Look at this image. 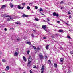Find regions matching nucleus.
<instances>
[{
    "instance_id": "nucleus-1",
    "label": "nucleus",
    "mask_w": 73,
    "mask_h": 73,
    "mask_svg": "<svg viewBox=\"0 0 73 73\" xmlns=\"http://www.w3.org/2000/svg\"><path fill=\"white\" fill-rule=\"evenodd\" d=\"M53 15L54 16H56L57 17H58V14L56 13V12H54L53 13Z\"/></svg>"
},
{
    "instance_id": "nucleus-2",
    "label": "nucleus",
    "mask_w": 73,
    "mask_h": 73,
    "mask_svg": "<svg viewBox=\"0 0 73 73\" xmlns=\"http://www.w3.org/2000/svg\"><path fill=\"white\" fill-rule=\"evenodd\" d=\"M14 18H13L10 17L9 18L7 19V21H11V20H13Z\"/></svg>"
},
{
    "instance_id": "nucleus-3",
    "label": "nucleus",
    "mask_w": 73,
    "mask_h": 73,
    "mask_svg": "<svg viewBox=\"0 0 73 73\" xmlns=\"http://www.w3.org/2000/svg\"><path fill=\"white\" fill-rule=\"evenodd\" d=\"M44 66H42L41 68V73H44Z\"/></svg>"
},
{
    "instance_id": "nucleus-4",
    "label": "nucleus",
    "mask_w": 73,
    "mask_h": 73,
    "mask_svg": "<svg viewBox=\"0 0 73 73\" xmlns=\"http://www.w3.org/2000/svg\"><path fill=\"white\" fill-rule=\"evenodd\" d=\"M29 16L25 15V14H23L22 15V17H28Z\"/></svg>"
},
{
    "instance_id": "nucleus-5",
    "label": "nucleus",
    "mask_w": 73,
    "mask_h": 73,
    "mask_svg": "<svg viewBox=\"0 0 73 73\" xmlns=\"http://www.w3.org/2000/svg\"><path fill=\"white\" fill-rule=\"evenodd\" d=\"M60 62H61V63H62L63 62H64V59L63 58H61L60 59Z\"/></svg>"
},
{
    "instance_id": "nucleus-6",
    "label": "nucleus",
    "mask_w": 73,
    "mask_h": 73,
    "mask_svg": "<svg viewBox=\"0 0 73 73\" xmlns=\"http://www.w3.org/2000/svg\"><path fill=\"white\" fill-rule=\"evenodd\" d=\"M4 17H11V16H9V15H5L4 16Z\"/></svg>"
},
{
    "instance_id": "nucleus-7",
    "label": "nucleus",
    "mask_w": 73,
    "mask_h": 73,
    "mask_svg": "<svg viewBox=\"0 0 73 73\" xmlns=\"http://www.w3.org/2000/svg\"><path fill=\"white\" fill-rule=\"evenodd\" d=\"M9 5L10 6L11 8H13V4H12V3L11 2L9 4Z\"/></svg>"
},
{
    "instance_id": "nucleus-8",
    "label": "nucleus",
    "mask_w": 73,
    "mask_h": 73,
    "mask_svg": "<svg viewBox=\"0 0 73 73\" xmlns=\"http://www.w3.org/2000/svg\"><path fill=\"white\" fill-rule=\"evenodd\" d=\"M9 69V66H7L5 69V70H6V71L8 70Z\"/></svg>"
},
{
    "instance_id": "nucleus-9",
    "label": "nucleus",
    "mask_w": 73,
    "mask_h": 73,
    "mask_svg": "<svg viewBox=\"0 0 73 73\" xmlns=\"http://www.w3.org/2000/svg\"><path fill=\"white\" fill-rule=\"evenodd\" d=\"M42 28H43V29H45L46 28V25H43L42 26Z\"/></svg>"
},
{
    "instance_id": "nucleus-10",
    "label": "nucleus",
    "mask_w": 73,
    "mask_h": 73,
    "mask_svg": "<svg viewBox=\"0 0 73 73\" xmlns=\"http://www.w3.org/2000/svg\"><path fill=\"white\" fill-rule=\"evenodd\" d=\"M23 60L25 62H26V61H27V58H25V57L23 56Z\"/></svg>"
},
{
    "instance_id": "nucleus-11",
    "label": "nucleus",
    "mask_w": 73,
    "mask_h": 73,
    "mask_svg": "<svg viewBox=\"0 0 73 73\" xmlns=\"http://www.w3.org/2000/svg\"><path fill=\"white\" fill-rule=\"evenodd\" d=\"M26 44H28L30 45H32V44H31V43L29 42H26Z\"/></svg>"
},
{
    "instance_id": "nucleus-12",
    "label": "nucleus",
    "mask_w": 73,
    "mask_h": 73,
    "mask_svg": "<svg viewBox=\"0 0 73 73\" xmlns=\"http://www.w3.org/2000/svg\"><path fill=\"white\" fill-rule=\"evenodd\" d=\"M64 31L62 29H60L58 30V32H62Z\"/></svg>"
},
{
    "instance_id": "nucleus-13",
    "label": "nucleus",
    "mask_w": 73,
    "mask_h": 73,
    "mask_svg": "<svg viewBox=\"0 0 73 73\" xmlns=\"http://www.w3.org/2000/svg\"><path fill=\"white\" fill-rule=\"evenodd\" d=\"M14 56H18V53H17V52H16L14 54Z\"/></svg>"
},
{
    "instance_id": "nucleus-14",
    "label": "nucleus",
    "mask_w": 73,
    "mask_h": 73,
    "mask_svg": "<svg viewBox=\"0 0 73 73\" xmlns=\"http://www.w3.org/2000/svg\"><path fill=\"white\" fill-rule=\"evenodd\" d=\"M40 59H42L43 58V56L42 55H39Z\"/></svg>"
},
{
    "instance_id": "nucleus-15",
    "label": "nucleus",
    "mask_w": 73,
    "mask_h": 73,
    "mask_svg": "<svg viewBox=\"0 0 73 73\" xmlns=\"http://www.w3.org/2000/svg\"><path fill=\"white\" fill-rule=\"evenodd\" d=\"M5 7H6V6H5V5H3L1 7V8L3 9V8H4Z\"/></svg>"
},
{
    "instance_id": "nucleus-16",
    "label": "nucleus",
    "mask_w": 73,
    "mask_h": 73,
    "mask_svg": "<svg viewBox=\"0 0 73 73\" xmlns=\"http://www.w3.org/2000/svg\"><path fill=\"white\" fill-rule=\"evenodd\" d=\"M46 49H47V50H48V49H49V45H47L46 46Z\"/></svg>"
},
{
    "instance_id": "nucleus-17",
    "label": "nucleus",
    "mask_w": 73,
    "mask_h": 73,
    "mask_svg": "<svg viewBox=\"0 0 73 73\" xmlns=\"http://www.w3.org/2000/svg\"><path fill=\"white\" fill-rule=\"evenodd\" d=\"M48 63L49 65H50V64H51V61L50 60H49L48 61Z\"/></svg>"
},
{
    "instance_id": "nucleus-18",
    "label": "nucleus",
    "mask_w": 73,
    "mask_h": 73,
    "mask_svg": "<svg viewBox=\"0 0 73 73\" xmlns=\"http://www.w3.org/2000/svg\"><path fill=\"white\" fill-rule=\"evenodd\" d=\"M30 62H28V63L27 64V66H31V65L30 64Z\"/></svg>"
},
{
    "instance_id": "nucleus-19",
    "label": "nucleus",
    "mask_w": 73,
    "mask_h": 73,
    "mask_svg": "<svg viewBox=\"0 0 73 73\" xmlns=\"http://www.w3.org/2000/svg\"><path fill=\"white\" fill-rule=\"evenodd\" d=\"M28 62H31L32 61V59H28Z\"/></svg>"
},
{
    "instance_id": "nucleus-20",
    "label": "nucleus",
    "mask_w": 73,
    "mask_h": 73,
    "mask_svg": "<svg viewBox=\"0 0 73 73\" xmlns=\"http://www.w3.org/2000/svg\"><path fill=\"white\" fill-rule=\"evenodd\" d=\"M17 8L18 9H21V6L19 5H18Z\"/></svg>"
},
{
    "instance_id": "nucleus-21",
    "label": "nucleus",
    "mask_w": 73,
    "mask_h": 73,
    "mask_svg": "<svg viewBox=\"0 0 73 73\" xmlns=\"http://www.w3.org/2000/svg\"><path fill=\"white\" fill-rule=\"evenodd\" d=\"M35 20L37 21H38V20H39V19H38L37 18H35Z\"/></svg>"
},
{
    "instance_id": "nucleus-22",
    "label": "nucleus",
    "mask_w": 73,
    "mask_h": 73,
    "mask_svg": "<svg viewBox=\"0 0 73 73\" xmlns=\"http://www.w3.org/2000/svg\"><path fill=\"white\" fill-rule=\"evenodd\" d=\"M16 24H19V25H20L21 24V23L20 22H17L16 23Z\"/></svg>"
},
{
    "instance_id": "nucleus-23",
    "label": "nucleus",
    "mask_w": 73,
    "mask_h": 73,
    "mask_svg": "<svg viewBox=\"0 0 73 73\" xmlns=\"http://www.w3.org/2000/svg\"><path fill=\"white\" fill-rule=\"evenodd\" d=\"M29 52H30V51L29 50H28L27 52V54H29Z\"/></svg>"
},
{
    "instance_id": "nucleus-24",
    "label": "nucleus",
    "mask_w": 73,
    "mask_h": 73,
    "mask_svg": "<svg viewBox=\"0 0 73 73\" xmlns=\"http://www.w3.org/2000/svg\"><path fill=\"white\" fill-rule=\"evenodd\" d=\"M40 11H43V9L42 8H40Z\"/></svg>"
},
{
    "instance_id": "nucleus-25",
    "label": "nucleus",
    "mask_w": 73,
    "mask_h": 73,
    "mask_svg": "<svg viewBox=\"0 0 73 73\" xmlns=\"http://www.w3.org/2000/svg\"><path fill=\"white\" fill-rule=\"evenodd\" d=\"M70 53L72 55V54H73V51H70Z\"/></svg>"
},
{
    "instance_id": "nucleus-26",
    "label": "nucleus",
    "mask_w": 73,
    "mask_h": 73,
    "mask_svg": "<svg viewBox=\"0 0 73 73\" xmlns=\"http://www.w3.org/2000/svg\"><path fill=\"white\" fill-rule=\"evenodd\" d=\"M2 61L3 62H5L6 61L5 60V59H3Z\"/></svg>"
},
{
    "instance_id": "nucleus-27",
    "label": "nucleus",
    "mask_w": 73,
    "mask_h": 73,
    "mask_svg": "<svg viewBox=\"0 0 73 73\" xmlns=\"http://www.w3.org/2000/svg\"><path fill=\"white\" fill-rule=\"evenodd\" d=\"M67 37L68 38H69V39H71V38L70 37V36H69V35H68L67 36Z\"/></svg>"
},
{
    "instance_id": "nucleus-28",
    "label": "nucleus",
    "mask_w": 73,
    "mask_h": 73,
    "mask_svg": "<svg viewBox=\"0 0 73 73\" xmlns=\"http://www.w3.org/2000/svg\"><path fill=\"white\" fill-rule=\"evenodd\" d=\"M54 66L55 68H57V64L55 63L54 64Z\"/></svg>"
},
{
    "instance_id": "nucleus-29",
    "label": "nucleus",
    "mask_w": 73,
    "mask_h": 73,
    "mask_svg": "<svg viewBox=\"0 0 73 73\" xmlns=\"http://www.w3.org/2000/svg\"><path fill=\"white\" fill-rule=\"evenodd\" d=\"M27 9H28V10L30 9V7L29 6H27Z\"/></svg>"
},
{
    "instance_id": "nucleus-30",
    "label": "nucleus",
    "mask_w": 73,
    "mask_h": 73,
    "mask_svg": "<svg viewBox=\"0 0 73 73\" xmlns=\"http://www.w3.org/2000/svg\"><path fill=\"white\" fill-rule=\"evenodd\" d=\"M36 50H37L38 51V50H40V48L39 47H37L36 48Z\"/></svg>"
},
{
    "instance_id": "nucleus-31",
    "label": "nucleus",
    "mask_w": 73,
    "mask_h": 73,
    "mask_svg": "<svg viewBox=\"0 0 73 73\" xmlns=\"http://www.w3.org/2000/svg\"><path fill=\"white\" fill-rule=\"evenodd\" d=\"M22 5H23V6L25 5V3H22Z\"/></svg>"
},
{
    "instance_id": "nucleus-32",
    "label": "nucleus",
    "mask_w": 73,
    "mask_h": 73,
    "mask_svg": "<svg viewBox=\"0 0 73 73\" xmlns=\"http://www.w3.org/2000/svg\"><path fill=\"white\" fill-rule=\"evenodd\" d=\"M63 3H64V2H63V1H62L60 2V4H63Z\"/></svg>"
},
{
    "instance_id": "nucleus-33",
    "label": "nucleus",
    "mask_w": 73,
    "mask_h": 73,
    "mask_svg": "<svg viewBox=\"0 0 73 73\" xmlns=\"http://www.w3.org/2000/svg\"><path fill=\"white\" fill-rule=\"evenodd\" d=\"M45 59H48V57H47V56H45Z\"/></svg>"
},
{
    "instance_id": "nucleus-34",
    "label": "nucleus",
    "mask_w": 73,
    "mask_h": 73,
    "mask_svg": "<svg viewBox=\"0 0 73 73\" xmlns=\"http://www.w3.org/2000/svg\"><path fill=\"white\" fill-rule=\"evenodd\" d=\"M33 68H34V69H37V67L35 66L34 67H33Z\"/></svg>"
},
{
    "instance_id": "nucleus-35",
    "label": "nucleus",
    "mask_w": 73,
    "mask_h": 73,
    "mask_svg": "<svg viewBox=\"0 0 73 73\" xmlns=\"http://www.w3.org/2000/svg\"><path fill=\"white\" fill-rule=\"evenodd\" d=\"M31 36L33 37H35L34 36V35H33V34H32L31 35Z\"/></svg>"
},
{
    "instance_id": "nucleus-36",
    "label": "nucleus",
    "mask_w": 73,
    "mask_h": 73,
    "mask_svg": "<svg viewBox=\"0 0 73 73\" xmlns=\"http://www.w3.org/2000/svg\"><path fill=\"white\" fill-rule=\"evenodd\" d=\"M33 48H34V49H36V47H35L34 46H33Z\"/></svg>"
},
{
    "instance_id": "nucleus-37",
    "label": "nucleus",
    "mask_w": 73,
    "mask_h": 73,
    "mask_svg": "<svg viewBox=\"0 0 73 73\" xmlns=\"http://www.w3.org/2000/svg\"><path fill=\"white\" fill-rule=\"evenodd\" d=\"M35 9H37L38 7L37 6H36L35 7Z\"/></svg>"
},
{
    "instance_id": "nucleus-38",
    "label": "nucleus",
    "mask_w": 73,
    "mask_h": 73,
    "mask_svg": "<svg viewBox=\"0 0 73 73\" xmlns=\"http://www.w3.org/2000/svg\"><path fill=\"white\" fill-rule=\"evenodd\" d=\"M32 59V58H31V57L30 56L28 58V59Z\"/></svg>"
},
{
    "instance_id": "nucleus-39",
    "label": "nucleus",
    "mask_w": 73,
    "mask_h": 73,
    "mask_svg": "<svg viewBox=\"0 0 73 73\" xmlns=\"http://www.w3.org/2000/svg\"><path fill=\"white\" fill-rule=\"evenodd\" d=\"M43 38L44 40H45V39H46V37H43Z\"/></svg>"
},
{
    "instance_id": "nucleus-40",
    "label": "nucleus",
    "mask_w": 73,
    "mask_h": 73,
    "mask_svg": "<svg viewBox=\"0 0 73 73\" xmlns=\"http://www.w3.org/2000/svg\"><path fill=\"white\" fill-rule=\"evenodd\" d=\"M68 13L69 14V15H70V14H71V13H70V11L68 12Z\"/></svg>"
},
{
    "instance_id": "nucleus-41",
    "label": "nucleus",
    "mask_w": 73,
    "mask_h": 73,
    "mask_svg": "<svg viewBox=\"0 0 73 73\" xmlns=\"http://www.w3.org/2000/svg\"><path fill=\"white\" fill-rule=\"evenodd\" d=\"M40 13H41V15H42L44 16V14L43 13H41V12H40Z\"/></svg>"
},
{
    "instance_id": "nucleus-42",
    "label": "nucleus",
    "mask_w": 73,
    "mask_h": 73,
    "mask_svg": "<svg viewBox=\"0 0 73 73\" xmlns=\"http://www.w3.org/2000/svg\"><path fill=\"white\" fill-rule=\"evenodd\" d=\"M47 19L48 20V21H50V20L49 19L47 18Z\"/></svg>"
},
{
    "instance_id": "nucleus-43",
    "label": "nucleus",
    "mask_w": 73,
    "mask_h": 73,
    "mask_svg": "<svg viewBox=\"0 0 73 73\" xmlns=\"http://www.w3.org/2000/svg\"><path fill=\"white\" fill-rule=\"evenodd\" d=\"M48 23L49 25H52V24H50V23L48 22Z\"/></svg>"
},
{
    "instance_id": "nucleus-44",
    "label": "nucleus",
    "mask_w": 73,
    "mask_h": 73,
    "mask_svg": "<svg viewBox=\"0 0 73 73\" xmlns=\"http://www.w3.org/2000/svg\"><path fill=\"white\" fill-rule=\"evenodd\" d=\"M57 23H60V21H57Z\"/></svg>"
},
{
    "instance_id": "nucleus-45",
    "label": "nucleus",
    "mask_w": 73,
    "mask_h": 73,
    "mask_svg": "<svg viewBox=\"0 0 73 73\" xmlns=\"http://www.w3.org/2000/svg\"><path fill=\"white\" fill-rule=\"evenodd\" d=\"M24 9V7H22L21 8V9Z\"/></svg>"
},
{
    "instance_id": "nucleus-46",
    "label": "nucleus",
    "mask_w": 73,
    "mask_h": 73,
    "mask_svg": "<svg viewBox=\"0 0 73 73\" xmlns=\"http://www.w3.org/2000/svg\"><path fill=\"white\" fill-rule=\"evenodd\" d=\"M4 30H5V31H7V29L6 28H5L4 29Z\"/></svg>"
},
{
    "instance_id": "nucleus-47",
    "label": "nucleus",
    "mask_w": 73,
    "mask_h": 73,
    "mask_svg": "<svg viewBox=\"0 0 73 73\" xmlns=\"http://www.w3.org/2000/svg\"><path fill=\"white\" fill-rule=\"evenodd\" d=\"M44 22H47V23H48V21H46L45 20H44Z\"/></svg>"
},
{
    "instance_id": "nucleus-48",
    "label": "nucleus",
    "mask_w": 73,
    "mask_h": 73,
    "mask_svg": "<svg viewBox=\"0 0 73 73\" xmlns=\"http://www.w3.org/2000/svg\"><path fill=\"white\" fill-rule=\"evenodd\" d=\"M44 29L45 31H46V32H47V30H46V29Z\"/></svg>"
},
{
    "instance_id": "nucleus-49",
    "label": "nucleus",
    "mask_w": 73,
    "mask_h": 73,
    "mask_svg": "<svg viewBox=\"0 0 73 73\" xmlns=\"http://www.w3.org/2000/svg\"><path fill=\"white\" fill-rule=\"evenodd\" d=\"M30 73H32V71L31 70H30Z\"/></svg>"
},
{
    "instance_id": "nucleus-50",
    "label": "nucleus",
    "mask_w": 73,
    "mask_h": 73,
    "mask_svg": "<svg viewBox=\"0 0 73 73\" xmlns=\"http://www.w3.org/2000/svg\"><path fill=\"white\" fill-rule=\"evenodd\" d=\"M17 41H19V40H20V39H17Z\"/></svg>"
},
{
    "instance_id": "nucleus-51",
    "label": "nucleus",
    "mask_w": 73,
    "mask_h": 73,
    "mask_svg": "<svg viewBox=\"0 0 73 73\" xmlns=\"http://www.w3.org/2000/svg\"><path fill=\"white\" fill-rule=\"evenodd\" d=\"M66 24H67L68 25H69V24L67 23H65Z\"/></svg>"
},
{
    "instance_id": "nucleus-52",
    "label": "nucleus",
    "mask_w": 73,
    "mask_h": 73,
    "mask_svg": "<svg viewBox=\"0 0 73 73\" xmlns=\"http://www.w3.org/2000/svg\"><path fill=\"white\" fill-rule=\"evenodd\" d=\"M60 20L61 21H64L60 19Z\"/></svg>"
},
{
    "instance_id": "nucleus-53",
    "label": "nucleus",
    "mask_w": 73,
    "mask_h": 73,
    "mask_svg": "<svg viewBox=\"0 0 73 73\" xmlns=\"http://www.w3.org/2000/svg\"><path fill=\"white\" fill-rule=\"evenodd\" d=\"M33 25H34L33 26V27H35V24H33Z\"/></svg>"
},
{
    "instance_id": "nucleus-54",
    "label": "nucleus",
    "mask_w": 73,
    "mask_h": 73,
    "mask_svg": "<svg viewBox=\"0 0 73 73\" xmlns=\"http://www.w3.org/2000/svg\"><path fill=\"white\" fill-rule=\"evenodd\" d=\"M52 38H54V36H52Z\"/></svg>"
},
{
    "instance_id": "nucleus-55",
    "label": "nucleus",
    "mask_w": 73,
    "mask_h": 73,
    "mask_svg": "<svg viewBox=\"0 0 73 73\" xmlns=\"http://www.w3.org/2000/svg\"><path fill=\"white\" fill-rule=\"evenodd\" d=\"M69 18H71V17H70V16H69Z\"/></svg>"
},
{
    "instance_id": "nucleus-56",
    "label": "nucleus",
    "mask_w": 73,
    "mask_h": 73,
    "mask_svg": "<svg viewBox=\"0 0 73 73\" xmlns=\"http://www.w3.org/2000/svg\"><path fill=\"white\" fill-rule=\"evenodd\" d=\"M1 54V51H0V54Z\"/></svg>"
},
{
    "instance_id": "nucleus-57",
    "label": "nucleus",
    "mask_w": 73,
    "mask_h": 73,
    "mask_svg": "<svg viewBox=\"0 0 73 73\" xmlns=\"http://www.w3.org/2000/svg\"><path fill=\"white\" fill-rule=\"evenodd\" d=\"M61 9H62V7H61Z\"/></svg>"
},
{
    "instance_id": "nucleus-58",
    "label": "nucleus",
    "mask_w": 73,
    "mask_h": 73,
    "mask_svg": "<svg viewBox=\"0 0 73 73\" xmlns=\"http://www.w3.org/2000/svg\"><path fill=\"white\" fill-rule=\"evenodd\" d=\"M69 31L70 32L72 30H70Z\"/></svg>"
},
{
    "instance_id": "nucleus-59",
    "label": "nucleus",
    "mask_w": 73,
    "mask_h": 73,
    "mask_svg": "<svg viewBox=\"0 0 73 73\" xmlns=\"http://www.w3.org/2000/svg\"><path fill=\"white\" fill-rule=\"evenodd\" d=\"M31 13H33V11H32L31 12Z\"/></svg>"
},
{
    "instance_id": "nucleus-60",
    "label": "nucleus",
    "mask_w": 73,
    "mask_h": 73,
    "mask_svg": "<svg viewBox=\"0 0 73 73\" xmlns=\"http://www.w3.org/2000/svg\"><path fill=\"white\" fill-rule=\"evenodd\" d=\"M17 50L19 49V48H17Z\"/></svg>"
},
{
    "instance_id": "nucleus-61",
    "label": "nucleus",
    "mask_w": 73,
    "mask_h": 73,
    "mask_svg": "<svg viewBox=\"0 0 73 73\" xmlns=\"http://www.w3.org/2000/svg\"><path fill=\"white\" fill-rule=\"evenodd\" d=\"M33 31H34V32L35 31V30H33Z\"/></svg>"
},
{
    "instance_id": "nucleus-62",
    "label": "nucleus",
    "mask_w": 73,
    "mask_h": 73,
    "mask_svg": "<svg viewBox=\"0 0 73 73\" xmlns=\"http://www.w3.org/2000/svg\"><path fill=\"white\" fill-rule=\"evenodd\" d=\"M62 64H63L62 63H61L60 64H61V65H62Z\"/></svg>"
},
{
    "instance_id": "nucleus-63",
    "label": "nucleus",
    "mask_w": 73,
    "mask_h": 73,
    "mask_svg": "<svg viewBox=\"0 0 73 73\" xmlns=\"http://www.w3.org/2000/svg\"><path fill=\"white\" fill-rule=\"evenodd\" d=\"M54 41H55V42H57V41H55V40H54Z\"/></svg>"
},
{
    "instance_id": "nucleus-64",
    "label": "nucleus",
    "mask_w": 73,
    "mask_h": 73,
    "mask_svg": "<svg viewBox=\"0 0 73 73\" xmlns=\"http://www.w3.org/2000/svg\"><path fill=\"white\" fill-rule=\"evenodd\" d=\"M23 73H25V72H24Z\"/></svg>"
}]
</instances>
